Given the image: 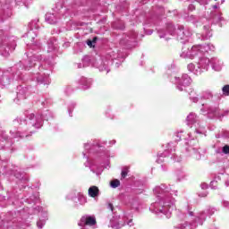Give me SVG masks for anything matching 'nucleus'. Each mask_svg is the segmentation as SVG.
<instances>
[{"mask_svg": "<svg viewBox=\"0 0 229 229\" xmlns=\"http://www.w3.org/2000/svg\"><path fill=\"white\" fill-rule=\"evenodd\" d=\"M130 172L128 167H124L121 173V176L122 178H125L126 176H128V173Z\"/></svg>", "mask_w": 229, "mask_h": 229, "instance_id": "nucleus-5", "label": "nucleus"}, {"mask_svg": "<svg viewBox=\"0 0 229 229\" xmlns=\"http://www.w3.org/2000/svg\"><path fill=\"white\" fill-rule=\"evenodd\" d=\"M91 42L92 44H96V42H98V37H94Z\"/></svg>", "mask_w": 229, "mask_h": 229, "instance_id": "nucleus-9", "label": "nucleus"}, {"mask_svg": "<svg viewBox=\"0 0 229 229\" xmlns=\"http://www.w3.org/2000/svg\"><path fill=\"white\" fill-rule=\"evenodd\" d=\"M87 44H88L89 47H94V46L92 45V44H93V43H92V40L88 39V40H87Z\"/></svg>", "mask_w": 229, "mask_h": 229, "instance_id": "nucleus-7", "label": "nucleus"}, {"mask_svg": "<svg viewBox=\"0 0 229 229\" xmlns=\"http://www.w3.org/2000/svg\"><path fill=\"white\" fill-rule=\"evenodd\" d=\"M110 185H111V187H113V189H117V187H119V185H121V181L114 179L110 182Z\"/></svg>", "mask_w": 229, "mask_h": 229, "instance_id": "nucleus-3", "label": "nucleus"}, {"mask_svg": "<svg viewBox=\"0 0 229 229\" xmlns=\"http://www.w3.org/2000/svg\"><path fill=\"white\" fill-rule=\"evenodd\" d=\"M81 222L84 223L86 226H94L96 225V217L94 216H82Z\"/></svg>", "mask_w": 229, "mask_h": 229, "instance_id": "nucleus-1", "label": "nucleus"}, {"mask_svg": "<svg viewBox=\"0 0 229 229\" xmlns=\"http://www.w3.org/2000/svg\"><path fill=\"white\" fill-rule=\"evenodd\" d=\"M89 196H90V198H96V197L99 196V188H98V186L89 187Z\"/></svg>", "mask_w": 229, "mask_h": 229, "instance_id": "nucleus-2", "label": "nucleus"}, {"mask_svg": "<svg viewBox=\"0 0 229 229\" xmlns=\"http://www.w3.org/2000/svg\"><path fill=\"white\" fill-rule=\"evenodd\" d=\"M38 228H42V226H40V225L38 223Z\"/></svg>", "mask_w": 229, "mask_h": 229, "instance_id": "nucleus-10", "label": "nucleus"}, {"mask_svg": "<svg viewBox=\"0 0 229 229\" xmlns=\"http://www.w3.org/2000/svg\"><path fill=\"white\" fill-rule=\"evenodd\" d=\"M222 151H223V153H225V155H228L229 154V146L228 145L224 146Z\"/></svg>", "mask_w": 229, "mask_h": 229, "instance_id": "nucleus-6", "label": "nucleus"}, {"mask_svg": "<svg viewBox=\"0 0 229 229\" xmlns=\"http://www.w3.org/2000/svg\"><path fill=\"white\" fill-rule=\"evenodd\" d=\"M108 208H110L111 212H114V204L109 203L108 204Z\"/></svg>", "mask_w": 229, "mask_h": 229, "instance_id": "nucleus-8", "label": "nucleus"}, {"mask_svg": "<svg viewBox=\"0 0 229 229\" xmlns=\"http://www.w3.org/2000/svg\"><path fill=\"white\" fill-rule=\"evenodd\" d=\"M222 91H223V94L224 96H229V85H225L223 88H222Z\"/></svg>", "mask_w": 229, "mask_h": 229, "instance_id": "nucleus-4", "label": "nucleus"}]
</instances>
